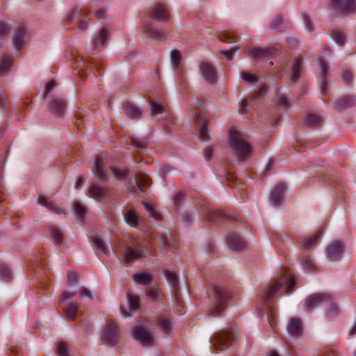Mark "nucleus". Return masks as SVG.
<instances>
[{"label": "nucleus", "instance_id": "nucleus-1", "mask_svg": "<svg viewBox=\"0 0 356 356\" xmlns=\"http://www.w3.org/2000/svg\"><path fill=\"white\" fill-rule=\"evenodd\" d=\"M296 284V278L289 270H285L280 277L275 280L270 288L267 291H263L261 297L265 305L270 307L271 299L281 288L285 289V293L289 294L293 291Z\"/></svg>", "mask_w": 356, "mask_h": 356}, {"label": "nucleus", "instance_id": "nucleus-2", "mask_svg": "<svg viewBox=\"0 0 356 356\" xmlns=\"http://www.w3.org/2000/svg\"><path fill=\"white\" fill-rule=\"evenodd\" d=\"M229 145L234 153L240 159L245 160L251 154V148L243 136L236 130H230Z\"/></svg>", "mask_w": 356, "mask_h": 356}, {"label": "nucleus", "instance_id": "nucleus-3", "mask_svg": "<svg viewBox=\"0 0 356 356\" xmlns=\"http://www.w3.org/2000/svg\"><path fill=\"white\" fill-rule=\"evenodd\" d=\"M235 339L236 332L232 328L213 334L210 342L215 350H224L232 345Z\"/></svg>", "mask_w": 356, "mask_h": 356}, {"label": "nucleus", "instance_id": "nucleus-4", "mask_svg": "<svg viewBox=\"0 0 356 356\" xmlns=\"http://www.w3.org/2000/svg\"><path fill=\"white\" fill-rule=\"evenodd\" d=\"M133 338L144 347H151L154 344V336L149 327L136 325L132 330Z\"/></svg>", "mask_w": 356, "mask_h": 356}, {"label": "nucleus", "instance_id": "nucleus-5", "mask_svg": "<svg viewBox=\"0 0 356 356\" xmlns=\"http://www.w3.org/2000/svg\"><path fill=\"white\" fill-rule=\"evenodd\" d=\"M211 293L214 298V306L213 310L210 314L215 317L217 316V313L224 310L228 298V293L223 288L216 285L212 286Z\"/></svg>", "mask_w": 356, "mask_h": 356}, {"label": "nucleus", "instance_id": "nucleus-6", "mask_svg": "<svg viewBox=\"0 0 356 356\" xmlns=\"http://www.w3.org/2000/svg\"><path fill=\"white\" fill-rule=\"evenodd\" d=\"M330 9L339 15H349L356 13L355 0H331Z\"/></svg>", "mask_w": 356, "mask_h": 356}, {"label": "nucleus", "instance_id": "nucleus-7", "mask_svg": "<svg viewBox=\"0 0 356 356\" xmlns=\"http://www.w3.org/2000/svg\"><path fill=\"white\" fill-rule=\"evenodd\" d=\"M332 297L327 293H313L305 300L304 308L310 312L319 305L331 304Z\"/></svg>", "mask_w": 356, "mask_h": 356}, {"label": "nucleus", "instance_id": "nucleus-8", "mask_svg": "<svg viewBox=\"0 0 356 356\" xmlns=\"http://www.w3.org/2000/svg\"><path fill=\"white\" fill-rule=\"evenodd\" d=\"M194 121L198 129V138L203 141L208 140L209 135L207 128L209 124L207 115L202 111H196L194 115Z\"/></svg>", "mask_w": 356, "mask_h": 356}, {"label": "nucleus", "instance_id": "nucleus-9", "mask_svg": "<svg viewBox=\"0 0 356 356\" xmlns=\"http://www.w3.org/2000/svg\"><path fill=\"white\" fill-rule=\"evenodd\" d=\"M120 337L119 327L115 323L106 325L102 331V339L108 344L114 345Z\"/></svg>", "mask_w": 356, "mask_h": 356}, {"label": "nucleus", "instance_id": "nucleus-10", "mask_svg": "<svg viewBox=\"0 0 356 356\" xmlns=\"http://www.w3.org/2000/svg\"><path fill=\"white\" fill-rule=\"evenodd\" d=\"M148 14L151 19L158 22H165L170 19L168 10L160 3L152 6L148 11Z\"/></svg>", "mask_w": 356, "mask_h": 356}, {"label": "nucleus", "instance_id": "nucleus-11", "mask_svg": "<svg viewBox=\"0 0 356 356\" xmlns=\"http://www.w3.org/2000/svg\"><path fill=\"white\" fill-rule=\"evenodd\" d=\"M142 29L145 34L156 42H163L167 38L164 31L149 22H144Z\"/></svg>", "mask_w": 356, "mask_h": 356}, {"label": "nucleus", "instance_id": "nucleus-12", "mask_svg": "<svg viewBox=\"0 0 356 356\" xmlns=\"http://www.w3.org/2000/svg\"><path fill=\"white\" fill-rule=\"evenodd\" d=\"M343 246L340 241H334L326 249L327 259L331 261L339 260L343 254Z\"/></svg>", "mask_w": 356, "mask_h": 356}, {"label": "nucleus", "instance_id": "nucleus-13", "mask_svg": "<svg viewBox=\"0 0 356 356\" xmlns=\"http://www.w3.org/2000/svg\"><path fill=\"white\" fill-rule=\"evenodd\" d=\"M355 104L356 96H343L334 102V110L337 112H340Z\"/></svg>", "mask_w": 356, "mask_h": 356}, {"label": "nucleus", "instance_id": "nucleus-14", "mask_svg": "<svg viewBox=\"0 0 356 356\" xmlns=\"http://www.w3.org/2000/svg\"><path fill=\"white\" fill-rule=\"evenodd\" d=\"M228 247L234 251H241L245 248V242L236 233H230L227 237Z\"/></svg>", "mask_w": 356, "mask_h": 356}, {"label": "nucleus", "instance_id": "nucleus-15", "mask_svg": "<svg viewBox=\"0 0 356 356\" xmlns=\"http://www.w3.org/2000/svg\"><path fill=\"white\" fill-rule=\"evenodd\" d=\"M200 70L202 75L207 82L209 83H214L216 74L215 69L211 63L206 62L201 63L200 65Z\"/></svg>", "mask_w": 356, "mask_h": 356}, {"label": "nucleus", "instance_id": "nucleus-16", "mask_svg": "<svg viewBox=\"0 0 356 356\" xmlns=\"http://www.w3.org/2000/svg\"><path fill=\"white\" fill-rule=\"evenodd\" d=\"M51 111L54 113L58 116H62L66 108V103L62 97H55L49 104Z\"/></svg>", "mask_w": 356, "mask_h": 356}, {"label": "nucleus", "instance_id": "nucleus-17", "mask_svg": "<svg viewBox=\"0 0 356 356\" xmlns=\"http://www.w3.org/2000/svg\"><path fill=\"white\" fill-rule=\"evenodd\" d=\"M125 115L131 119H140L142 116V111L135 104L131 102H125L122 105Z\"/></svg>", "mask_w": 356, "mask_h": 356}, {"label": "nucleus", "instance_id": "nucleus-18", "mask_svg": "<svg viewBox=\"0 0 356 356\" xmlns=\"http://www.w3.org/2000/svg\"><path fill=\"white\" fill-rule=\"evenodd\" d=\"M287 331L292 337H298L301 336L302 332L301 321L296 318H291L288 323Z\"/></svg>", "mask_w": 356, "mask_h": 356}, {"label": "nucleus", "instance_id": "nucleus-19", "mask_svg": "<svg viewBox=\"0 0 356 356\" xmlns=\"http://www.w3.org/2000/svg\"><path fill=\"white\" fill-rule=\"evenodd\" d=\"M285 190L284 184H277L270 193V200L271 203L276 206L280 205L283 201V193Z\"/></svg>", "mask_w": 356, "mask_h": 356}, {"label": "nucleus", "instance_id": "nucleus-20", "mask_svg": "<svg viewBox=\"0 0 356 356\" xmlns=\"http://www.w3.org/2000/svg\"><path fill=\"white\" fill-rule=\"evenodd\" d=\"M89 196L95 200H99L108 194V190L97 184H93L88 191Z\"/></svg>", "mask_w": 356, "mask_h": 356}, {"label": "nucleus", "instance_id": "nucleus-21", "mask_svg": "<svg viewBox=\"0 0 356 356\" xmlns=\"http://www.w3.org/2000/svg\"><path fill=\"white\" fill-rule=\"evenodd\" d=\"M202 213L204 216V220L206 221H215L218 218H221L223 217L224 214L218 211H214L209 208L208 206H206L204 204L202 205Z\"/></svg>", "mask_w": 356, "mask_h": 356}, {"label": "nucleus", "instance_id": "nucleus-22", "mask_svg": "<svg viewBox=\"0 0 356 356\" xmlns=\"http://www.w3.org/2000/svg\"><path fill=\"white\" fill-rule=\"evenodd\" d=\"M140 257V252L134 250L130 247H127L124 248V252L122 253L123 261L126 264L132 263Z\"/></svg>", "mask_w": 356, "mask_h": 356}, {"label": "nucleus", "instance_id": "nucleus-23", "mask_svg": "<svg viewBox=\"0 0 356 356\" xmlns=\"http://www.w3.org/2000/svg\"><path fill=\"white\" fill-rule=\"evenodd\" d=\"M25 30L24 28H19L15 32L13 40V47L17 51H19L24 47Z\"/></svg>", "mask_w": 356, "mask_h": 356}, {"label": "nucleus", "instance_id": "nucleus-24", "mask_svg": "<svg viewBox=\"0 0 356 356\" xmlns=\"http://www.w3.org/2000/svg\"><path fill=\"white\" fill-rule=\"evenodd\" d=\"M95 171L94 173L96 177L101 181H104L106 178V173L104 171V163L102 159L100 157H95L94 161Z\"/></svg>", "mask_w": 356, "mask_h": 356}, {"label": "nucleus", "instance_id": "nucleus-25", "mask_svg": "<svg viewBox=\"0 0 356 356\" xmlns=\"http://www.w3.org/2000/svg\"><path fill=\"white\" fill-rule=\"evenodd\" d=\"M132 278L136 283L147 286L152 282L153 276L150 273H139L134 274Z\"/></svg>", "mask_w": 356, "mask_h": 356}, {"label": "nucleus", "instance_id": "nucleus-26", "mask_svg": "<svg viewBox=\"0 0 356 356\" xmlns=\"http://www.w3.org/2000/svg\"><path fill=\"white\" fill-rule=\"evenodd\" d=\"M13 58L6 54H3L0 60V75H5L11 68Z\"/></svg>", "mask_w": 356, "mask_h": 356}, {"label": "nucleus", "instance_id": "nucleus-27", "mask_svg": "<svg viewBox=\"0 0 356 356\" xmlns=\"http://www.w3.org/2000/svg\"><path fill=\"white\" fill-rule=\"evenodd\" d=\"M110 170L115 179L120 181H125L130 173L129 169H122L115 166L111 167Z\"/></svg>", "mask_w": 356, "mask_h": 356}, {"label": "nucleus", "instance_id": "nucleus-28", "mask_svg": "<svg viewBox=\"0 0 356 356\" xmlns=\"http://www.w3.org/2000/svg\"><path fill=\"white\" fill-rule=\"evenodd\" d=\"M218 38L222 42L232 43L237 40V35L231 31H218Z\"/></svg>", "mask_w": 356, "mask_h": 356}, {"label": "nucleus", "instance_id": "nucleus-29", "mask_svg": "<svg viewBox=\"0 0 356 356\" xmlns=\"http://www.w3.org/2000/svg\"><path fill=\"white\" fill-rule=\"evenodd\" d=\"M305 124L309 128H316L322 124L320 116L315 114H308L305 120Z\"/></svg>", "mask_w": 356, "mask_h": 356}, {"label": "nucleus", "instance_id": "nucleus-30", "mask_svg": "<svg viewBox=\"0 0 356 356\" xmlns=\"http://www.w3.org/2000/svg\"><path fill=\"white\" fill-rule=\"evenodd\" d=\"M274 51V49H261L254 47L251 49L250 53L252 56L256 58L262 59L270 56Z\"/></svg>", "mask_w": 356, "mask_h": 356}, {"label": "nucleus", "instance_id": "nucleus-31", "mask_svg": "<svg viewBox=\"0 0 356 356\" xmlns=\"http://www.w3.org/2000/svg\"><path fill=\"white\" fill-rule=\"evenodd\" d=\"M51 236L56 245L63 244V233L58 227L52 225L49 228Z\"/></svg>", "mask_w": 356, "mask_h": 356}, {"label": "nucleus", "instance_id": "nucleus-32", "mask_svg": "<svg viewBox=\"0 0 356 356\" xmlns=\"http://www.w3.org/2000/svg\"><path fill=\"white\" fill-rule=\"evenodd\" d=\"M79 306V304L77 302H69L67 303V305L64 307V312H65L66 316L72 321H74L76 311Z\"/></svg>", "mask_w": 356, "mask_h": 356}, {"label": "nucleus", "instance_id": "nucleus-33", "mask_svg": "<svg viewBox=\"0 0 356 356\" xmlns=\"http://www.w3.org/2000/svg\"><path fill=\"white\" fill-rule=\"evenodd\" d=\"M123 214L124 218L128 225L132 227L137 226L138 218L135 212L129 209H125Z\"/></svg>", "mask_w": 356, "mask_h": 356}, {"label": "nucleus", "instance_id": "nucleus-34", "mask_svg": "<svg viewBox=\"0 0 356 356\" xmlns=\"http://www.w3.org/2000/svg\"><path fill=\"white\" fill-rule=\"evenodd\" d=\"M108 32L106 27H102L99 31L97 38L94 40L93 45L95 47L98 46H103L108 38Z\"/></svg>", "mask_w": 356, "mask_h": 356}, {"label": "nucleus", "instance_id": "nucleus-35", "mask_svg": "<svg viewBox=\"0 0 356 356\" xmlns=\"http://www.w3.org/2000/svg\"><path fill=\"white\" fill-rule=\"evenodd\" d=\"M157 326L164 332L168 333L171 330V321L169 318L161 316L157 319Z\"/></svg>", "mask_w": 356, "mask_h": 356}, {"label": "nucleus", "instance_id": "nucleus-36", "mask_svg": "<svg viewBox=\"0 0 356 356\" xmlns=\"http://www.w3.org/2000/svg\"><path fill=\"white\" fill-rule=\"evenodd\" d=\"M146 295L150 298L153 301H157L159 300L161 292L159 289L158 286L156 284L152 285V286L147 288L146 289Z\"/></svg>", "mask_w": 356, "mask_h": 356}, {"label": "nucleus", "instance_id": "nucleus-37", "mask_svg": "<svg viewBox=\"0 0 356 356\" xmlns=\"http://www.w3.org/2000/svg\"><path fill=\"white\" fill-rule=\"evenodd\" d=\"M302 69V59L296 58L292 66L291 81H296L300 78V72Z\"/></svg>", "mask_w": 356, "mask_h": 356}, {"label": "nucleus", "instance_id": "nucleus-38", "mask_svg": "<svg viewBox=\"0 0 356 356\" xmlns=\"http://www.w3.org/2000/svg\"><path fill=\"white\" fill-rule=\"evenodd\" d=\"M92 243L96 248L104 254L109 253V248L105 244L104 241L99 236H95L92 238Z\"/></svg>", "mask_w": 356, "mask_h": 356}, {"label": "nucleus", "instance_id": "nucleus-39", "mask_svg": "<svg viewBox=\"0 0 356 356\" xmlns=\"http://www.w3.org/2000/svg\"><path fill=\"white\" fill-rule=\"evenodd\" d=\"M82 8L80 6H75L72 11L67 15L64 18V22L66 24L72 23L79 14L82 15Z\"/></svg>", "mask_w": 356, "mask_h": 356}, {"label": "nucleus", "instance_id": "nucleus-40", "mask_svg": "<svg viewBox=\"0 0 356 356\" xmlns=\"http://www.w3.org/2000/svg\"><path fill=\"white\" fill-rule=\"evenodd\" d=\"M331 35L338 45L343 46L346 43V37L341 30L334 29Z\"/></svg>", "mask_w": 356, "mask_h": 356}, {"label": "nucleus", "instance_id": "nucleus-41", "mask_svg": "<svg viewBox=\"0 0 356 356\" xmlns=\"http://www.w3.org/2000/svg\"><path fill=\"white\" fill-rule=\"evenodd\" d=\"M158 239L159 240L162 246L166 247H174V239L171 238L170 234H159L158 236Z\"/></svg>", "mask_w": 356, "mask_h": 356}, {"label": "nucleus", "instance_id": "nucleus-42", "mask_svg": "<svg viewBox=\"0 0 356 356\" xmlns=\"http://www.w3.org/2000/svg\"><path fill=\"white\" fill-rule=\"evenodd\" d=\"M300 264L307 271H312L314 268V264L312 259L308 255H304L301 258Z\"/></svg>", "mask_w": 356, "mask_h": 356}, {"label": "nucleus", "instance_id": "nucleus-43", "mask_svg": "<svg viewBox=\"0 0 356 356\" xmlns=\"http://www.w3.org/2000/svg\"><path fill=\"white\" fill-rule=\"evenodd\" d=\"M131 145L140 149H145L147 147V139L146 138H131Z\"/></svg>", "mask_w": 356, "mask_h": 356}, {"label": "nucleus", "instance_id": "nucleus-44", "mask_svg": "<svg viewBox=\"0 0 356 356\" xmlns=\"http://www.w3.org/2000/svg\"><path fill=\"white\" fill-rule=\"evenodd\" d=\"M321 236L320 232L315 233L312 236L307 238L303 242V246L305 250H309L313 245H314Z\"/></svg>", "mask_w": 356, "mask_h": 356}, {"label": "nucleus", "instance_id": "nucleus-45", "mask_svg": "<svg viewBox=\"0 0 356 356\" xmlns=\"http://www.w3.org/2000/svg\"><path fill=\"white\" fill-rule=\"evenodd\" d=\"M165 277L168 282L172 285L175 291L177 289L178 279L177 275L171 271H167L165 273Z\"/></svg>", "mask_w": 356, "mask_h": 356}, {"label": "nucleus", "instance_id": "nucleus-46", "mask_svg": "<svg viewBox=\"0 0 356 356\" xmlns=\"http://www.w3.org/2000/svg\"><path fill=\"white\" fill-rule=\"evenodd\" d=\"M128 301L130 307L133 309H138L140 305V299L139 296L133 294H129L128 297Z\"/></svg>", "mask_w": 356, "mask_h": 356}, {"label": "nucleus", "instance_id": "nucleus-47", "mask_svg": "<svg viewBox=\"0 0 356 356\" xmlns=\"http://www.w3.org/2000/svg\"><path fill=\"white\" fill-rule=\"evenodd\" d=\"M325 306L327 307L326 315L328 318H331L338 314V308L334 303L332 298L331 304H325Z\"/></svg>", "mask_w": 356, "mask_h": 356}, {"label": "nucleus", "instance_id": "nucleus-48", "mask_svg": "<svg viewBox=\"0 0 356 356\" xmlns=\"http://www.w3.org/2000/svg\"><path fill=\"white\" fill-rule=\"evenodd\" d=\"M241 75L242 79L247 83H254L259 81V77L255 74L243 72Z\"/></svg>", "mask_w": 356, "mask_h": 356}, {"label": "nucleus", "instance_id": "nucleus-49", "mask_svg": "<svg viewBox=\"0 0 356 356\" xmlns=\"http://www.w3.org/2000/svg\"><path fill=\"white\" fill-rule=\"evenodd\" d=\"M170 59L173 67H177L181 60V53L177 50H172L170 53Z\"/></svg>", "mask_w": 356, "mask_h": 356}, {"label": "nucleus", "instance_id": "nucleus-50", "mask_svg": "<svg viewBox=\"0 0 356 356\" xmlns=\"http://www.w3.org/2000/svg\"><path fill=\"white\" fill-rule=\"evenodd\" d=\"M127 188L132 193H136L138 191L143 192V190L139 186L138 179L136 177L134 178V179L133 181L129 182Z\"/></svg>", "mask_w": 356, "mask_h": 356}, {"label": "nucleus", "instance_id": "nucleus-51", "mask_svg": "<svg viewBox=\"0 0 356 356\" xmlns=\"http://www.w3.org/2000/svg\"><path fill=\"white\" fill-rule=\"evenodd\" d=\"M145 207L154 219L156 220H160L161 219V215L156 210L154 205L147 203Z\"/></svg>", "mask_w": 356, "mask_h": 356}, {"label": "nucleus", "instance_id": "nucleus-52", "mask_svg": "<svg viewBox=\"0 0 356 356\" xmlns=\"http://www.w3.org/2000/svg\"><path fill=\"white\" fill-rule=\"evenodd\" d=\"M74 212H75V214L76 215L77 218L79 220H82V218L84 217L86 212V208L83 205H81L80 203L76 202L74 204Z\"/></svg>", "mask_w": 356, "mask_h": 356}, {"label": "nucleus", "instance_id": "nucleus-53", "mask_svg": "<svg viewBox=\"0 0 356 356\" xmlns=\"http://www.w3.org/2000/svg\"><path fill=\"white\" fill-rule=\"evenodd\" d=\"M149 104L151 106V113L152 115H156L159 113H162L164 111L162 105L156 103V102L151 100L149 101Z\"/></svg>", "mask_w": 356, "mask_h": 356}, {"label": "nucleus", "instance_id": "nucleus-54", "mask_svg": "<svg viewBox=\"0 0 356 356\" xmlns=\"http://www.w3.org/2000/svg\"><path fill=\"white\" fill-rule=\"evenodd\" d=\"M0 278L8 280L11 278V271L6 266L0 264Z\"/></svg>", "mask_w": 356, "mask_h": 356}, {"label": "nucleus", "instance_id": "nucleus-55", "mask_svg": "<svg viewBox=\"0 0 356 356\" xmlns=\"http://www.w3.org/2000/svg\"><path fill=\"white\" fill-rule=\"evenodd\" d=\"M319 64L321 67V79H327V74L330 69L329 65L321 58L319 60Z\"/></svg>", "mask_w": 356, "mask_h": 356}, {"label": "nucleus", "instance_id": "nucleus-56", "mask_svg": "<svg viewBox=\"0 0 356 356\" xmlns=\"http://www.w3.org/2000/svg\"><path fill=\"white\" fill-rule=\"evenodd\" d=\"M136 178L138 179V182L140 187L143 186H149L151 184L150 178L146 175L140 174L136 176Z\"/></svg>", "mask_w": 356, "mask_h": 356}, {"label": "nucleus", "instance_id": "nucleus-57", "mask_svg": "<svg viewBox=\"0 0 356 356\" xmlns=\"http://www.w3.org/2000/svg\"><path fill=\"white\" fill-rule=\"evenodd\" d=\"M82 16L84 17L83 19L79 20L76 23V27L81 31H86L88 28L89 21L87 19V14L85 13H82Z\"/></svg>", "mask_w": 356, "mask_h": 356}, {"label": "nucleus", "instance_id": "nucleus-58", "mask_svg": "<svg viewBox=\"0 0 356 356\" xmlns=\"http://www.w3.org/2000/svg\"><path fill=\"white\" fill-rule=\"evenodd\" d=\"M57 352L59 356H70L67 347L65 342H60L57 346Z\"/></svg>", "mask_w": 356, "mask_h": 356}, {"label": "nucleus", "instance_id": "nucleus-59", "mask_svg": "<svg viewBox=\"0 0 356 356\" xmlns=\"http://www.w3.org/2000/svg\"><path fill=\"white\" fill-rule=\"evenodd\" d=\"M283 23L282 17L280 15L277 16L270 24V29L273 30L277 29Z\"/></svg>", "mask_w": 356, "mask_h": 356}, {"label": "nucleus", "instance_id": "nucleus-60", "mask_svg": "<svg viewBox=\"0 0 356 356\" xmlns=\"http://www.w3.org/2000/svg\"><path fill=\"white\" fill-rule=\"evenodd\" d=\"M352 73L349 70H344L341 74V79L346 84H350L352 81Z\"/></svg>", "mask_w": 356, "mask_h": 356}, {"label": "nucleus", "instance_id": "nucleus-61", "mask_svg": "<svg viewBox=\"0 0 356 356\" xmlns=\"http://www.w3.org/2000/svg\"><path fill=\"white\" fill-rule=\"evenodd\" d=\"M76 295L75 292H70L67 291H63L60 295V302H63L67 299H71Z\"/></svg>", "mask_w": 356, "mask_h": 356}, {"label": "nucleus", "instance_id": "nucleus-62", "mask_svg": "<svg viewBox=\"0 0 356 356\" xmlns=\"http://www.w3.org/2000/svg\"><path fill=\"white\" fill-rule=\"evenodd\" d=\"M185 199V193L183 192L178 193L174 199L175 203L176 204V207H179L181 203Z\"/></svg>", "mask_w": 356, "mask_h": 356}, {"label": "nucleus", "instance_id": "nucleus-63", "mask_svg": "<svg viewBox=\"0 0 356 356\" xmlns=\"http://www.w3.org/2000/svg\"><path fill=\"white\" fill-rule=\"evenodd\" d=\"M37 202L39 204L44 206L45 207L48 208L49 209H53V208H54V205L47 202V201L42 197H39L37 200Z\"/></svg>", "mask_w": 356, "mask_h": 356}, {"label": "nucleus", "instance_id": "nucleus-64", "mask_svg": "<svg viewBox=\"0 0 356 356\" xmlns=\"http://www.w3.org/2000/svg\"><path fill=\"white\" fill-rule=\"evenodd\" d=\"M76 275L73 272H70L67 273V284L69 285H72L76 284Z\"/></svg>", "mask_w": 356, "mask_h": 356}]
</instances>
